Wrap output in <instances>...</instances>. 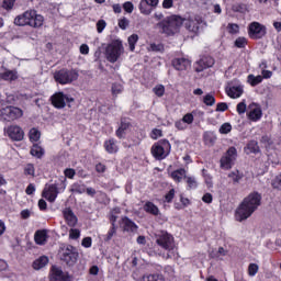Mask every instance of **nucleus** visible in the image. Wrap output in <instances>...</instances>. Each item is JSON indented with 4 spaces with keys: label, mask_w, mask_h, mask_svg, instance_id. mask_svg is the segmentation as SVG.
Here are the masks:
<instances>
[{
    "label": "nucleus",
    "mask_w": 281,
    "mask_h": 281,
    "mask_svg": "<svg viewBox=\"0 0 281 281\" xmlns=\"http://www.w3.org/2000/svg\"><path fill=\"white\" fill-rule=\"evenodd\" d=\"M69 238H71V240H78V238H80V229L71 228L69 231Z\"/></svg>",
    "instance_id": "obj_50"
},
{
    "label": "nucleus",
    "mask_w": 281,
    "mask_h": 281,
    "mask_svg": "<svg viewBox=\"0 0 281 281\" xmlns=\"http://www.w3.org/2000/svg\"><path fill=\"white\" fill-rule=\"evenodd\" d=\"M50 281H69V280L65 278V273H63V270L60 268L53 267Z\"/></svg>",
    "instance_id": "obj_22"
},
{
    "label": "nucleus",
    "mask_w": 281,
    "mask_h": 281,
    "mask_svg": "<svg viewBox=\"0 0 281 281\" xmlns=\"http://www.w3.org/2000/svg\"><path fill=\"white\" fill-rule=\"evenodd\" d=\"M7 134L13 142H23V138L25 137V132L19 125L9 126Z\"/></svg>",
    "instance_id": "obj_14"
},
{
    "label": "nucleus",
    "mask_w": 281,
    "mask_h": 281,
    "mask_svg": "<svg viewBox=\"0 0 281 281\" xmlns=\"http://www.w3.org/2000/svg\"><path fill=\"white\" fill-rule=\"evenodd\" d=\"M124 46L122 45V41L114 40L111 44H109L105 48V56L109 63H117L120 56H122V49Z\"/></svg>",
    "instance_id": "obj_7"
},
{
    "label": "nucleus",
    "mask_w": 281,
    "mask_h": 281,
    "mask_svg": "<svg viewBox=\"0 0 281 281\" xmlns=\"http://www.w3.org/2000/svg\"><path fill=\"white\" fill-rule=\"evenodd\" d=\"M44 22L45 18L38 14L36 10L25 11L14 19V25H18L19 27H25V25H29L30 27H43Z\"/></svg>",
    "instance_id": "obj_3"
},
{
    "label": "nucleus",
    "mask_w": 281,
    "mask_h": 281,
    "mask_svg": "<svg viewBox=\"0 0 281 281\" xmlns=\"http://www.w3.org/2000/svg\"><path fill=\"white\" fill-rule=\"evenodd\" d=\"M153 91L157 98H164V94L166 93V87H164V85H157L154 87Z\"/></svg>",
    "instance_id": "obj_42"
},
{
    "label": "nucleus",
    "mask_w": 281,
    "mask_h": 281,
    "mask_svg": "<svg viewBox=\"0 0 281 281\" xmlns=\"http://www.w3.org/2000/svg\"><path fill=\"white\" fill-rule=\"evenodd\" d=\"M248 36L251 41H260L267 36V26L260 22H251L248 25Z\"/></svg>",
    "instance_id": "obj_9"
},
{
    "label": "nucleus",
    "mask_w": 281,
    "mask_h": 281,
    "mask_svg": "<svg viewBox=\"0 0 281 281\" xmlns=\"http://www.w3.org/2000/svg\"><path fill=\"white\" fill-rule=\"evenodd\" d=\"M140 281H159V276L157 274H145Z\"/></svg>",
    "instance_id": "obj_54"
},
{
    "label": "nucleus",
    "mask_w": 281,
    "mask_h": 281,
    "mask_svg": "<svg viewBox=\"0 0 281 281\" xmlns=\"http://www.w3.org/2000/svg\"><path fill=\"white\" fill-rule=\"evenodd\" d=\"M149 49L150 52H164V44L151 43Z\"/></svg>",
    "instance_id": "obj_53"
},
{
    "label": "nucleus",
    "mask_w": 281,
    "mask_h": 281,
    "mask_svg": "<svg viewBox=\"0 0 281 281\" xmlns=\"http://www.w3.org/2000/svg\"><path fill=\"white\" fill-rule=\"evenodd\" d=\"M231 132H232V124H229V123H224L220 127V133L222 135H227V133H231Z\"/></svg>",
    "instance_id": "obj_47"
},
{
    "label": "nucleus",
    "mask_w": 281,
    "mask_h": 281,
    "mask_svg": "<svg viewBox=\"0 0 281 281\" xmlns=\"http://www.w3.org/2000/svg\"><path fill=\"white\" fill-rule=\"evenodd\" d=\"M175 0H164L162 1V8L164 10H170V8H173Z\"/></svg>",
    "instance_id": "obj_62"
},
{
    "label": "nucleus",
    "mask_w": 281,
    "mask_h": 281,
    "mask_svg": "<svg viewBox=\"0 0 281 281\" xmlns=\"http://www.w3.org/2000/svg\"><path fill=\"white\" fill-rule=\"evenodd\" d=\"M1 117L5 122H14V120H19L20 117H23V110L21 108L16 106H5L0 110Z\"/></svg>",
    "instance_id": "obj_11"
},
{
    "label": "nucleus",
    "mask_w": 281,
    "mask_h": 281,
    "mask_svg": "<svg viewBox=\"0 0 281 281\" xmlns=\"http://www.w3.org/2000/svg\"><path fill=\"white\" fill-rule=\"evenodd\" d=\"M258 271H260V266H258V263L248 265L247 273L249 278H256V276L258 274Z\"/></svg>",
    "instance_id": "obj_37"
},
{
    "label": "nucleus",
    "mask_w": 281,
    "mask_h": 281,
    "mask_svg": "<svg viewBox=\"0 0 281 281\" xmlns=\"http://www.w3.org/2000/svg\"><path fill=\"white\" fill-rule=\"evenodd\" d=\"M214 63L215 60L212 56H203L195 63L194 69L196 74H201V71H205V69H210V67H214Z\"/></svg>",
    "instance_id": "obj_16"
},
{
    "label": "nucleus",
    "mask_w": 281,
    "mask_h": 281,
    "mask_svg": "<svg viewBox=\"0 0 281 281\" xmlns=\"http://www.w3.org/2000/svg\"><path fill=\"white\" fill-rule=\"evenodd\" d=\"M227 109H229V106L227 105V103H225V102H220V103H217L215 111L224 113V111H227Z\"/></svg>",
    "instance_id": "obj_59"
},
{
    "label": "nucleus",
    "mask_w": 281,
    "mask_h": 281,
    "mask_svg": "<svg viewBox=\"0 0 281 281\" xmlns=\"http://www.w3.org/2000/svg\"><path fill=\"white\" fill-rule=\"evenodd\" d=\"M14 3H16V0H3L2 8L3 10H12V8H14Z\"/></svg>",
    "instance_id": "obj_49"
},
{
    "label": "nucleus",
    "mask_w": 281,
    "mask_h": 281,
    "mask_svg": "<svg viewBox=\"0 0 281 281\" xmlns=\"http://www.w3.org/2000/svg\"><path fill=\"white\" fill-rule=\"evenodd\" d=\"M203 104H205V106H214L216 104V98L213 94L207 93L203 97Z\"/></svg>",
    "instance_id": "obj_38"
},
{
    "label": "nucleus",
    "mask_w": 281,
    "mask_h": 281,
    "mask_svg": "<svg viewBox=\"0 0 281 281\" xmlns=\"http://www.w3.org/2000/svg\"><path fill=\"white\" fill-rule=\"evenodd\" d=\"M183 18L181 15H170L162 19L160 22L156 24V27L160 30L161 34H166L167 36H175L181 30V25H183Z\"/></svg>",
    "instance_id": "obj_2"
},
{
    "label": "nucleus",
    "mask_w": 281,
    "mask_h": 281,
    "mask_svg": "<svg viewBox=\"0 0 281 281\" xmlns=\"http://www.w3.org/2000/svg\"><path fill=\"white\" fill-rule=\"evenodd\" d=\"M138 10L140 14H144L145 16L150 15V13L153 12V9H150V5L145 0H140L138 4Z\"/></svg>",
    "instance_id": "obj_29"
},
{
    "label": "nucleus",
    "mask_w": 281,
    "mask_h": 281,
    "mask_svg": "<svg viewBox=\"0 0 281 281\" xmlns=\"http://www.w3.org/2000/svg\"><path fill=\"white\" fill-rule=\"evenodd\" d=\"M0 78L12 82L14 80H19V74L15 70H5L0 75Z\"/></svg>",
    "instance_id": "obj_26"
},
{
    "label": "nucleus",
    "mask_w": 281,
    "mask_h": 281,
    "mask_svg": "<svg viewBox=\"0 0 281 281\" xmlns=\"http://www.w3.org/2000/svg\"><path fill=\"white\" fill-rule=\"evenodd\" d=\"M144 212L151 214L153 216H159V207L153 202H146L143 206Z\"/></svg>",
    "instance_id": "obj_25"
},
{
    "label": "nucleus",
    "mask_w": 281,
    "mask_h": 281,
    "mask_svg": "<svg viewBox=\"0 0 281 281\" xmlns=\"http://www.w3.org/2000/svg\"><path fill=\"white\" fill-rule=\"evenodd\" d=\"M130 126H132L131 120L127 117H122L121 124H120L119 128L116 130V137H119V139H122V137H124V135H126V131H128Z\"/></svg>",
    "instance_id": "obj_20"
},
{
    "label": "nucleus",
    "mask_w": 281,
    "mask_h": 281,
    "mask_svg": "<svg viewBox=\"0 0 281 281\" xmlns=\"http://www.w3.org/2000/svg\"><path fill=\"white\" fill-rule=\"evenodd\" d=\"M260 201H262V196L258 192H252L246 196L235 212L236 221L239 223L247 221L260 207Z\"/></svg>",
    "instance_id": "obj_1"
},
{
    "label": "nucleus",
    "mask_w": 281,
    "mask_h": 281,
    "mask_svg": "<svg viewBox=\"0 0 281 281\" xmlns=\"http://www.w3.org/2000/svg\"><path fill=\"white\" fill-rule=\"evenodd\" d=\"M59 256L60 260H63V262H66L68 267H74L76 262H78L79 255L78 251H76V248H74L72 246H66L61 248Z\"/></svg>",
    "instance_id": "obj_10"
},
{
    "label": "nucleus",
    "mask_w": 281,
    "mask_h": 281,
    "mask_svg": "<svg viewBox=\"0 0 281 281\" xmlns=\"http://www.w3.org/2000/svg\"><path fill=\"white\" fill-rule=\"evenodd\" d=\"M227 32L228 34H238V32H240V26L236 23H228Z\"/></svg>",
    "instance_id": "obj_44"
},
{
    "label": "nucleus",
    "mask_w": 281,
    "mask_h": 281,
    "mask_svg": "<svg viewBox=\"0 0 281 281\" xmlns=\"http://www.w3.org/2000/svg\"><path fill=\"white\" fill-rule=\"evenodd\" d=\"M247 117L250 122H259V120H262V109L260 106H256L247 113Z\"/></svg>",
    "instance_id": "obj_21"
},
{
    "label": "nucleus",
    "mask_w": 281,
    "mask_h": 281,
    "mask_svg": "<svg viewBox=\"0 0 281 281\" xmlns=\"http://www.w3.org/2000/svg\"><path fill=\"white\" fill-rule=\"evenodd\" d=\"M183 23L188 32H191L192 34H199V30L201 29V23H203V20L200 18H189L183 19Z\"/></svg>",
    "instance_id": "obj_15"
},
{
    "label": "nucleus",
    "mask_w": 281,
    "mask_h": 281,
    "mask_svg": "<svg viewBox=\"0 0 281 281\" xmlns=\"http://www.w3.org/2000/svg\"><path fill=\"white\" fill-rule=\"evenodd\" d=\"M34 238L36 245H45L47 243V231H37Z\"/></svg>",
    "instance_id": "obj_27"
},
{
    "label": "nucleus",
    "mask_w": 281,
    "mask_h": 281,
    "mask_svg": "<svg viewBox=\"0 0 281 281\" xmlns=\"http://www.w3.org/2000/svg\"><path fill=\"white\" fill-rule=\"evenodd\" d=\"M82 247H85L86 249L91 248V245H93V240L91 239V237H85L81 241Z\"/></svg>",
    "instance_id": "obj_56"
},
{
    "label": "nucleus",
    "mask_w": 281,
    "mask_h": 281,
    "mask_svg": "<svg viewBox=\"0 0 281 281\" xmlns=\"http://www.w3.org/2000/svg\"><path fill=\"white\" fill-rule=\"evenodd\" d=\"M171 178L173 181H177V183H181V181L186 179V169H178L171 172Z\"/></svg>",
    "instance_id": "obj_30"
},
{
    "label": "nucleus",
    "mask_w": 281,
    "mask_h": 281,
    "mask_svg": "<svg viewBox=\"0 0 281 281\" xmlns=\"http://www.w3.org/2000/svg\"><path fill=\"white\" fill-rule=\"evenodd\" d=\"M175 126L178 131H186L188 128L183 120L176 121Z\"/></svg>",
    "instance_id": "obj_57"
},
{
    "label": "nucleus",
    "mask_w": 281,
    "mask_h": 281,
    "mask_svg": "<svg viewBox=\"0 0 281 281\" xmlns=\"http://www.w3.org/2000/svg\"><path fill=\"white\" fill-rule=\"evenodd\" d=\"M24 175L25 177H36V169L33 164H26L24 166Z\"/></svg>",
    "instance_id": "obj_40"
},
{
    "label": "nucleus",
    "mask_w": 281,
    "mask_h": 281,
    "mask_svg": "<svg viewBox=\"0 0 281 281\" xmlns=\"http://www.w3.org/2000/svg\"><path fill=\"white\" fill-rule=\"evenodd\" d=\"M42 196L49 203H54V201L58 199V184H46L42 192Z\"/></svg>",
    "instance_id": "obj_13"
},
{
    "label": "nucleus",
    "mask_w": 281,
    "mask_h": 281,
    "mask_svg": "<svg viewBox=\"0 0 281 281\" xmlns=\"http://www.w3.org/2000/svg\"><path fill=\"white\" fill-rule=\"evenodd\" d=\"M237 158L238 151L235 147L228 148L220 159V168H222V170H232Z\"/></svg>",
    "instance_id": "obj_8"
},
{
    "label": "nucleus",
    "mask_w": 281,
    "mask_h": 281,
    "mask_svg": "<svg viewBox=\"0 0 281 281\" xmlns=\"http://www.w3.org/2000/svg\"><path fill=\"white\" fill-rule=\"evenodd\" d=\"M123 10H125V12H127V14H133V11L135 10V5L133 4V2L126 1L123 4Z\"/></svg>",
    "instance_id": "obj_48"
},
{
    "label": "nucleus",
    "mask_w": 281,
    "mask_h": 281,
    "mask_svg": "<svg viewBox=\"0 0 281 281\" xmlns=\"http://www.w3.org/2000/svg\"><path fill=\"white\" fill-rule=\"evenodd\" d=\"M272 188L277 189V190H281V175L277 176L273 180H272Z\"/></svg>",
    "instance_id": "obj_55"
},
{
    "label": "nucleus",
    "mask_w": 281,
    "mask_h": 281,
    "mask_svg": "<svg viewBox=\"0 0 281 281\" xmlns=\"http://www.w3.org/2000/svg\"><path fill=\"white\" fill-rule=\"evenodd\" d=\"M79 76L76 69L61 68L54 72L53 78L57 85H71L78 80Z\"/></svg>",
    "instance_id": "obj_5"
},
{
    "label": "nucleus",
    "mask_w": 281,
    "mask_h": 281,
    "mask_svg": "<svg viewBox=\"0 0 281 281\" xmlns=\"http://www.w3.org/2000/svg\"><path fill=\"white\" fill-rule=\"evenodd\" d=\"M63 216L69 227H76V225H78V216H76L71 209H65L63 211Z\"/></svg>",
    "instance_id": "obj_19"
},
{
    "label": "nucleus",
    "mask_w": 281,
    "mask_h": 281,
    "mask_svg": "<svg viewBox=\"0 0 281 281\" xmlns=\"http://www.w3.org/2000/svg\"><path fill=\"white\" fill-rule=\"evenodd\" d=\"M30 142H38L41 139V132L36 127H32L29 132Z\"/></svg>",
    "instance_id": "obj_36"
},
{
    "label": "nucleus",
    "mask_w": 281,
    "mask_h": 281,
    "mask_svg": "<svg viewBox=\"0 0 281 281\" xmlns=\"http://www.w3.org/2000/svg\"><path fill=\"white\" fill-rule=\"evenodd\" d=\"M171 65L177 69V71H186V69H188L192 63L190 59L181 57L172 59Z\"/></svg>",
    "instance_id": "obj_17"
},
{
    "label": "nucleus",
    "mask_w": 281,
    "mask_h": 281,
    "mask_svg": "<svg viewBox=\"0 0 281 281\" xmlns=\"http://www.w3.org/2000/svg\"><path fill=\"white\" fill-rule=\"evenodd\" d=\"M247 82L250 85V87H258V85L262 82V76L248 75Z\"/></svg>",
    "instance_id": "obj_33"
},
{
    "label": "nucleus",
    "mask_w": 281,
    "mask_h": 281,
    "mask_svg": "<svg viewBox=\"0 0 281 281\" xmlns=\"http://www.w3.org/2000/svg\"><path fill=\"white\" fill-rule=\"evenodd\" d=\"M247 45V38L245 37H237L235 40V47H238V49H243Z\"/></svg>",
    "instance_id": "obj_46"
},
{
    "label": "nucleus",
    "mask_w": 281,
    "mask_h": 281,
    "mask_svg": "<svg viewBox=\"0 0 281 281\" xmlns=\"http://www.w3.org/2000/svg\"><path fill=\"white\" fill-rule=\"evenodd\" d=\"M111 91H112V95L116 98V95H120V93L124 91V86H122L121 83L114 82L112 83Z\"/></svg>",
    "instance_id": "obj_41"
},
{
    "label": "nucleus",
    "mask_w": 281,
    "mask_h": 281,
    "mask_svg": "<svg viewBox=\"0 0 281 281\" xmlns=\"http://www.w3.org/2000/svg\"><path fill=\"white\" fill-rule=\"evenodd\" d=\"M157 245L165 249L167 254L162 255L166 260L177 258V246L175 245V237L168 233H161L156 239Z\"/></svg>",
    "instance_id": "obj_4"
},
{
    "label": "nucleus",
    "mask_w": 281,
    "mask_h": 281,
    "mask_svg": "<svg viewBox=\"0 0 281 281\" xmlns=\"http://www.w3.org/2000/svg\"><path fill=\"white\" fill-rule=\"evenodd\" d=\"M244 175L238 169H235L228 173V179H232L233 183H240Z\"/></svg>",
    "instance_id": "obj_32"
},
{
    "label": "nucleus",
    "mask_w": 281,
    "mask_h": 281,
    "mask_svg": "<svg viewBox=\"0 0 281 281\" xmlns=\"http://www.w3.org/2000/svg\"><path fill=\"white\" fill-rule=\"evenodd\" d=\"M104 148L110 155H113L120 150V146H117V143L115 142H105Z\"/></svg>",
    "instance_id": "obj_31"
},
{
    "label": "nucleus",
    "mask_w": 281,
    "mask_h": 281,
    "mask_svg": "<svg viewBox=\"0 0 281 281\" xmlns=\"http://www.w3.org/2000/svg\"><path fill=\"white\" fill-rule=\"evenodd\" d=\"M150 137H151V139H157V138L161 137V130L154 128L150 133Z\"/></svg>",
    "instance_id": "obj_64"
},
{
    "label": "nucleus",
    "mask_w": 281,
    "mask_h": 281,
    "mask_svg": "<svg viewBox=\"0 0 281 281\" xmlns=\"http://www.w3.org/2000/svg\"><path fill=\"white\" fill-rule=\"evenodd\" d=\"M31 155L37 159H41V157L45 155V149H43V147H41L38 144H35L31 149Z\"/></svg>",
    "instance_id": "obj_34"
},
{
    "label": "nucleus",
    "mask_w": 281,
    "mask_h": 281,
    "mask_svg": "<svg viewBox=\"0 0 281 281\" xmlns=\"http://www.w3.org/2000/svg\"><path fill=\"white\" fill-rule=\"evenodd\" d=\"M187 183L190 190H195V188L199 186L196 183V179L192 178V177H188L187 178Z\"/></svg>",
    "instance_id": "obj_51"
},
{
    "label": "nucleus",
    "mask_w": 281,
    "mask_h": 281,
    "mask_svg": "<svg viewBox=\"0 0 281 281\" xmlns=\"http://www.w3.org/2000/svg\"><path fill=\"white\" fill-rule=\"evenodd\" d=\"M119 27L121 30H126L128 27V20L126 18L119 20Z\"/></svg>",
    "instance_id": "obj_63"
},
{
    "label": "nucleus",
    "mask_w": 281,
    "mask_h": 281,
    "mask_svg": "<svg viewBox=\"0 0 281 281\" xmlns=\"http://www.w3.org/2000/svg\"><path fill=\"white\" fill-rule=\"evenodd\" d=\"M225 91L226 95H228V98H232V100H236L237 98H240L243 93H245V90L240 85L226 87Z\"/></svg>",
    "instance_id": "obj_18"
},
{
    "label": "nucleus",
    "mask_w": 281,
    "mask_h": 281,
    "mask_svg": "<svg viewBox=\"0 0 281 281\" xmlns=\"http://www.w3.org/2000/svg\"><path fill=\"white\" fill-rule=\"evenodd\" d=\"M181 205L175 204L176 210H183V207H188L190 205V199L184 198L183 194L180 195Z\"/></svg>",
    "instance_id": "obj_43"
},
{
    "label": "nucleus",
    "mask_w": 281,
    "mask_h": 281,
    "mask_svg": "<svg viewBox=\"0 0 281 281\" xmlns=\"http://www.w3.org/2000/svg\"><path fill=\"white\" fill-rule=\"evenodd\" d=\"M48 263H49V258H47V256L38 257L33 261V269H35V271H40V269L47 267Z\"/></svg>",
    "instance_id": "obj_24"
},
{
    "label": "nucleus",
    "mask_w": 281,
    "mask_h": 281,
    "mask_svg": "<svg viewBox=\"0 0 281 281\" xmlns=\"http://www.w3.org/2000/svg\"><path fill=\"white\" fill-rule=\"evenodd\" d=\"M64 175L67 177V179H74V177H76V170L68 168L64 171Z\"/></svg>",
    "instance_id": "obj_61"
},
{
    "label": "nucleus",
    "mask_w": 281,
    "mask_h": 281,
    "mask_svg": "<svg viewBox=\"0 0 281 281\" xmlns=\"http://www.w3.org/2000/svg\"><path fill=\"white\" fill-rule=\"evenodd\" d=\"M106 27V21L104 20H99L97 22V31L99 34H102V32H104V29Z\"/></svg>",
    "instance_id": "obj_52"
},
{
    "label": "nucleus",
    "mask_w": 281,
    "mask_h": 281,
    "mask_svg": "<svg viewBox=\"0 0 281 281\" xmlns=\"http://www.w3.org/2000/svg\"><path fill=\"white\" fill-rule=\"evenodd\" d=\"M182 120L184 121V124H192V122H194V115L192 113H187L183 115Z\"/></svg>",
    "instance_id": "obj_58"
},
{
    "label": "nucleus",
    "mask_w": 281,
    "mask_h": 281,
    "mask_svg": "<svg viewBox=\"0 0 281 281\" xmlns=\"http://www.w3.org/2000/svg\"><path fill=\"white\" fill-rule=\"evenodd\" d=\"M121 225L124 232H137V224L131 221L128 217H123Z\"/></svg>",
    "instance_id": "obj_23"
},
{
    "label": "nucleus",
    "mask_w": 281,
    "mask_h": 281,
    "mask_svg": "<svg viewBox=\"0 0 281 281\" xmlns=\"http://www.w3.org/2000/svg\"><path fill=\"white\" fill-rule=\"evenodd\" d=\"M236 111L238 115H243L247 112V103H245V100L237 104Z\"/></svg>",
    "instance_id": "obj_45"
},
{
    "label": "nucleus",
    "mask_w": 281,
    "mask_h": 281,
    "mask_svg": "<svg viewBox=\"0 0 281 281\" xmlns=\"http://www.w3.org/2000/svg\"><path fill=\"white\" fill-rule=\"evenodd\" d=\"M244 150L246 155H251V154L257 155V153H260V147L258 146V143L250 142L247 144Z\"/></svg>",
    "instance_id": "obj_28"
},
{
    "label": "nucleus",
    "mask_w": 281,
    "mask_h": 281,
    "mask_svg": "<svg viewBox=\"0 0 281 281\" xmlns=\"http://www.w3.org/2000/svg\"><path fill=\"white\" fill-rule=\"evenodd\" d=\"M70 192H75L76 194H85V192H87V187L82 183L75 182L70 188Z\"/></svg>",
    "instance_id": "obj_35"
},
{
    "label": "nucleus",
    "mask_w": 281,
    "mask_h": 281,
    "mask_svg": "<svg viewBox=\"0 0 281 281\" xmlns=\"http://www.w3.org/2000/svg\"><path fill=\"white\" fill-rule=\"evenodd\" d=\"M50 104L54 106V109H65L68 106V109H71V103L76 102V99L71 97L69 93H65L63 91L55 92L50 97Z\"/></svg>",
    "instance_id": "obj_6"
},
{
    "label": "nucleus",
    "mask_w": 281,
    "mask_h": 281,
    "mask_svg": "<svg viewBox=\"0 0 281 281\" xmlns=\"http://www.w3.org/2000/svg\"><path fill=\"white\" fill-rule=\"evenodd\" d=\"M172 199H175V189H171V190L165 195V201H166V203H172Z\"/></svg>",
    "instance_id": "obj_60"
},
{
    "label": "nucleus",
    "mask_w": 281,
    "mask_h": 281,
    "mask_svg": "<svg viewBox=\"0 0 281 281\" xmlns=\"http://www.w3.org/2000/svg\"><path fill=\"white\" fill-rule=\"evenodd\" d=\"M170 154V143H157L151 147V155L155 159H166Z\"/></svg>",
    "instance_id": "obj_12"
},
{
    "label": "nucleus",
    "mask_w": 281,
    "mask_h": 281,
    "mask_svg": "<svg viewBox=\"0 0 281 281\" xmlns=\"http://www.w3.org/2000/svg\"><path fill=\"white\" fill-rule=\"evenodd\" d=\"M137 41H139V35H137V34H132L127 38V43L130 45V50L131 52H135V45H137Z\"/></svg>",
    "instance_id": "obj_39"
}]
</instances>
